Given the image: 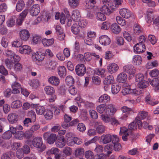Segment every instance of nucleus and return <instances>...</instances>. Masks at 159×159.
<instances>
[{
  "label": "nucleus",
  "mask_w": 159,
  "mask_h": 159,
  "mask_svg": "<svg viewBox=\"0 0 159 159\" xmlns=\"http://www.w3.org/2000/svg\"><path fill=\"white\" fill-rule=\"evenodd\" d=\"M124 38L128 42H130L132 38L130 34L127 31H125L123 33Z\"/></svg>",
  "instance_id": "obj_62"
},
{
  "label": "nucleus",
  "mask_w": 159,
  "mask_h": 159,
  "mask_svg": "<svg viewBox=\"0 0 159 159\" xmlns=\"http://www.w3.org/2000/svg\"><path fill=\"white\" fill-rule=\"evenodd\" d=\"M120 89V86L116 83H113L111 85V92L114 94L117 93Z\"/></svg>",
  "instance_id": "obj_30"
},
{
  "label": "nucleus",
  "mask_w": 159,
  "mask_h": 159,
  "mask_svg": "<svg viewBox=\"0 0 159 159\" xmlns=\"http://www.w3.org/2000/svg\"><path fill=\"white\" fill-rule=\"evenodd\" d=\"M131 89L128 86L126 87H124L122 91V93L123 95H125L129 94L131 92Z\"/></svg>",
  "instance_id": "obj_57"
},
{
  "label": "nucleus",
  "mask_w": 159,
  "mask_h": 159,
  "mask_svg": "<svg viewBox=\"0 0 159 159\" xmlns=\"http://www.w3.org/2000/svg\"><path fill=\"white\" fill-rule=\"evenodd\" d=\"M24 133L22 131L17 132L15 135V137L16 139H21L24 136Z\"/></svg>",
  "instance_id": "obj_54"
},
{
  "label": "nucleus",
  "mask_w": 159,
  "mask_h": 159,
  "mask_svg": "<svg viewBox=\"0 0 159 159\" xmlns=\"http://www.w3.org/2000/svg\"><path fill=\"white\" fill-rule=\"evenodd\" d=\"M144 76L142 74L139 73L137 74L135 76V79L137 82L139 83L141 81H143Z\"/></svg>",
  "instance_id": "obj_63"
},
{
  "label": "nucleus",
  "mask_w": 159,
  "mask_h": 159,
  "mask_svg": "<svg viewBox=\"0 0 159 159\" xmlns=\"http://www.w3.org/2000/svg\"><path fill=\"white\" fill-rule=\"evenodd\" d=\"M127 79V75L125 73L123 72L120 74L117 77V80L120 83H124L125 82Z\"/></svg>",
  "instance_id": "obj_25"
},
{
  "label": "nucleus",
  "mask_w": 159,
  "mask_h": 159,
  "mask_svg": "<svg viewBox=\"0 0 159 159\" xmlns=\"http://www.w3.org/2000/svg\"><path fill=\"white\" fill-rule=\"evenodd\" d=\"M19 52L21 54H32V50L31 48L28 45H24L19 48Z\"/></svg>",
  "instance_id": "obj_11"
},
{
  "label": "nucleus",
  "mask_w": 159,
  "mask_h": 159,
  "mask_svg": "<svg viewBox=\"0 0 159 159\" xmlns=\"http://www.w3.org/2000/svg\"><path fill=\"white\" fill-rule=\"evenodd\" d=\"M12 92L14 94H17L20 93V89L22 87L21 85L17 82H14L11 85Z\"/></svg>",
  "instance_id": "obj_15"
},
{
  "label": "nucleus",
  "mask_w": 159,
  "mask_h": 159,
  "mask_svg": "<svg viewBox=\"0 0 159 159\" xmlns=\"http://www.w3.org/2000/svg\"><path fill=\"white\" fill-rule=\"evenodd\" d=\"M48 81L49 83L55 86L58 85L60 83L59 79L55 76H52L49 77Z\"/></svg>",
  "instance_id": "obj_18"
},
{
  "label": "nucleus",
  "mask_w": 159,
  "mask_h": 159,
  "mask_svg": "<svg viewBox=\"0 0 159 159\" xmlns=\"http://www.w3.org/2000/svg\"><path fill=\"white\" fill-rule=\"evenodd\" d=\"M121 109L125 113L123 116L120 117V118L122 120L126 119L130 114H132L134 113L132 109L126 106L123 107L121 108Z\"/></svg>",
  "instance_id": "obj_6"
},
{
  "label": "nucleus",
  "mask_w": 159,
  "mask_h": 159,
  "mask_svg": "<svg viewBox=\"0 0 159 159\" xmlns=\"http://www.w3.org/2000/svg\"><path fill=\"white\" fill-rule=\"evenodd\" d=\"M42 37L41 35L34 34L33 36L32 41L34 44H37L42 40Z\"/></svg>",
  "instance_id": "obj_35"
},
{
  "label": "nucleus",
  "mask_w": 159,
  "mask_h": 159,
  "mask_svg": "<svg viewBox=\"0 0 159 159\" xmlns=\"http://www.w3.org/2000/svg\"><path fill=\"white\" fill-rule=\"evenodd\" d=\"M119 13L123 17L128 19L132 15V12L126 8H123L120 10Z\"/></svg>",
  "instance_id": "obj_10"
},
{
  "label": "nucleus",
  "mask_w": 159,
  "mask_h": 159,
  "mask_svg": "<svg viewBox=\"0 0 159 159\" xmlns=\"http://www.w3.org/2000/svg\"><path fill=\"white\" fill-rule=\"evenodd\" d=\"M106 105L103 104L98 106L96 108L98 112L102 114L106 110Z\"/></svg>",
  "instance_id": "obj_44"
},
{
  "label": "nucleus",
  "mask_w": 159,
  "mask_h": 159,
  "mask_svg": "<svg viewBox=\"0 0 159 159\" xmlns=\"http://www.w3.org/2000/svg\"><path fill=\"white\" fill-rule=\"evenodd\" d=\"M123 70L124 72L130 75L133 74L135 72L134 66L131 65H128L124 66Z\"/></svg>",
  "instance_id": "obj_13"
},
{
  "label": "nucleus",
  "mask_w": 159,
  "mask_h": 159,
  "mask_svg": "<svg viewBox=\"0 0 159 159\" xmlns=\"http://www.w3.org/2000/svg\"><path fill=\"white\" fill-rule=\"evenodd\" d=\"M148 112L145 111H141L139 112L138 116L141 119H145L148 116Z\"/></svg>",
  "instance_id": "obj_60"
},
{
  "label": "nucleus",
  "mask_w": 159,
  "mask_h": 159,
  "mask_svg": "<svg viewBox=\"0 0 159 159\" xmlns=\"http://www.w3.org/2000/svg\"><path fill=\"white\" fill-rule=\"evenodd\" d=\"M41 16H39L37 19L34 20V24H37L39 21H40L42 19H43L45 21H48L51 17V14L48 11H43L41 12Z\"/></svg>",
  "instance_id": "obj_2"
},
{
  "label": "nucleus",
  "mask_w": 159,
  "mask_h": 159,
  "mask_svg": "<svg viewBox=\"0 0 159 159\" xmlns=\"http://www.w3.org/2000/svg\"><path fill=\"white\" fill-rule=\"evenodd\" d=\"M33 57L34 58H35L36 60L39 61H42L43 59V56H42V54L40 52L35 53L34 55H33Z\"/></svg>",
  "instance_id": "obj_53"
},
{
  "label": "nucleus",
  "mask_w": 159,
  "mask_h": 159,
  "mask_svg": "<svg viewBox=\"0 0 159 159\" xmlns=\"http://www.w3.org/2000/svg\"><path fill=\"white\" fill-rule=\"evenodd\" d=\"M19 34L20 39L24 41L27 40L30 36L29 31L26 29L21 30Z\"/></svg>",
  "instance_id": "obj_7"
},
{
  "label": "nucleus",
  "mask_w": 159,
  "mask_h": 159,
  "mask_svg": "<svg viewBox=\"0 0 159 159\" xmlns=\"http://www.w3.org/2000/svg\"><path fill=\"white\" fill-rule=\"evenodd\" d=\"M56 135L50 132H46L43 134V138L49 144L53 143L56 139Z\"/></svg>",
  "instance_id": "obj_4"
},
{
  "label": "nucleus",
  "mask_w": 159,
  "mask_h": 159,
  "mask_svg": "<svg viewBox=\"0 0 159 159\" xmlns=\"http://www.w3.org/2000/svg\"><path fill=\"white\" fill-rule=\"evenodd\" d=\"M134 33L136 34H139L141 32V28L140 26L137 24L134 25L133 27Z\"/></svg>",
  "instance_id": "obj_45"
},
{
  "label": "nucleus",
  "mask_w": 159,
  "mask_h": 159,
  "mask_svg": "<svg viewBox=\"0 0 159 159\" xmlns=\"http://www.w3.org/2000/svg\"><path fill=\"white\" fill-rule=\"evenodd\" d=\"M133 61L136 65H139L142 62V58L139 55H135L133 59Z\"/></svg>",
  "instance_id": "obj_39"
},
{
  "label": "nucleus",
  "mask_w": 159,
  "mask_h": 159,
  "mask_svg": "<svg viewBox=\"0 0 159 159\" xmlns=\"http://www.w3.org/2000/svg\"><path fill=\"white\" fill-rule=\"evenodd\" d=\"M69 93L72 95H75L77 92V90L74 85H71L68 89Z\"/></svg>",
  "instance_id": "obj_52"
},
{
  "label": "nucleus",
  "mask_w": 159,
  "mask_h": 159,
  "mask_svg": "<svg viewBox=\"0 0 159 159\" xmlns=\"http://www.w3.org/2000/svg\"><path fill=\"white\" fill-rule=\"evenodd\" d=\"M36 111L38 114L42 115L44 113L45 110L43 107L39 106L36 107Z\"/></svg>",
  "instance_id": "obj_50"
},
{
  "label": "nucleus",
  "mask_w": 159,
  "mask_h": 159,
  "mask_svg": "<svg viewBox=\"0 0 159 159\" xmlns=\"http://www.w3.org/2000/svg\"><path fill=\"white\" fill-rule=\"evenodd\" d=\"M58 72L59 75L61 77L65 76L66 74V70L64 66H61L58 69Z\"/></svg>",
  "instance_id": "obj_36"
},
{
  "label": "nucleus",
  "mask_w": 159,
  "mask_h": 159,
  "mask_svg": "<svg viewBox=\"0 0 159 159\" xmlns=\"http://www.w3.org/2000/svg\"><path fill=\"white\" fill-rule=\"evenodd\" d=\"M44 90L46 94L48 95H53L55 93L54 88L51 86H46L44 88Z\"/></svg>",
  "instance_id": "obj_32"
},
{
  "label": "nucleus",
  "mask_w": 159,
  "mask_h": 159,
  "mask_svg": "<svg viewBox=\"0 0 159 159\" xmlns=\"http://www.w3.org/2000/svg\"><path fill=\"white\" fill-rule=\"evenodd\" d=\"M96 18L98 20L103 21L106 19V17L103 13L98 12L96 13Z\"/></svg>",
  "instance_id": "obj_41"
},
{
  "label": "nucleus",
  "mask_w": 159,
  "mask_h": 159,
  "mask_svg": "<svg viewBox=\"0 0 159 159\" xmlns=\"http://www.w3.org/2000/svg\"><path fill=\"white\" fill-rule=\"evenodd\" d=\"M71 30L75 34H77L80 32V29L77 23L73 24L71 27Z\"/></svg>",
  "instance_id": "obj_37"
},
{
  "label": "nucleus",
  "mask_w": 159,
  "mask_h": 159,
  "mask_svg": "<svg viewBox=\"0 0 159 159\" xmlns=\"http://www.w3.org/2000/svg\"><path fill=\"white\" fill-rule=\"evenodd\" d=\"M75 71L77 75L79 76H82L86 73V68L83 64H78L76 66Z\"/></svg>",
  "instance_id": "obj_3"
},
{
  "label": "nucleus",
  "mask_w": 159,
  "mask_h": 159,
  "mask_svg": "<svg viewBox=\"0 0 159 159\" xmlns=\"http://www.w3.org/2000/svg\"><path fill=\"white\" fill-rule=\"evenodd\" d=\"M100 10L102 13H103L107 15H110L112 12L110 9L109 8L107 5H103L100 8Z\"/></svg>",
  "instance_id": "obj_31"
},
{
  "label": "nucleus",
  "mask_w": 159,
  "mask_h": 159,
  "mask_svg": "<svg viewBox=\"0 0 159 159\" xmlns=\"http://www.w3.org/2000/svg\"><path fill=\"white\" fill-rule=\"evenodd\" d=\"M28 116L29 117L28 118L30 119V120L32 121V122H34L35 121L36 114L34 111H29L28 113Z\"/></svg>",
  "instance_id": "obj_46"
},
{
  "label": "nucleus",
  "mask_w": 159,
  "mask_h": 159,
  "mask_svg": "<svg viewBox=\"0 0 159 159\" xmlns=\"http://www.w3.org/2000/svg\"><path fill=\"white\" fill-rule=\"evenodd\" d=\"M5 54L7 57L11 58L13 57L14 59L16 58V57L17 58V60H16V61H19L20 60V57L16 55L15 53L11 50L8 49H7L5 50Z\"/></svg>",
  "instance_id": "obj_29"
},
{
  "label": "nucleus",
  "mask_w": 159,
  "mask_h": 159,
  "mask_svg": "<svg viewBox=\"0 0 159 159\" xmlns=\"http://www.w3.org/2000/svg\"><path fill=\"white\" fill-rule=\"evenodd\" d=\"M89 112V114L92 119H96L98 118V113L95 111L93 110H90Z\"/></svg>",
  "instance_id": "obj_55"
},
{
  "label": "nucleus",
  "mask_w": 159,
  "mask_h": 159,
  "mask_svg": "<svg viewBox=\"0 0 159 159\" xmlns=\"http://www.w3.org/2000/svg\"><path fill=\"white\" fill-rule=\"evenodd\" d=\"M105 70L103 69H96L94 70V73L98 75H103L105 72Z\"/></svg>",
  "instance_id": "obj_61"
},
{
  "label": "nucleus",
  "mask_w": 159,
  "mask_h": 159,
  "mask_svg": "<svg viewBox=\"0 0 159 159\" xmlns=\"http://www.w3.org/2000/svg\"><path fill=\"white\" fill-rule=\"evenodd\" d=\"M99 43L102 45L106 46L109 45L111 43L110 38L107 36L103 35L100 37L99 39Z\"/></svg>",
  "instance_id": "obj_9"
},
{
  "label": "nucleus",
  "mask_w": 159,
  "mask_h": 159,
  "mask_svg": "<svg viewBox=\"0 0 159 159\" xmlns=\"http://www.w3.org/2000/svg\"><path fill=\"white\" fill-rule=\"evenodd\" d=\"M4 95L5 97L7 98H8L10 96L11 93H13L12 92V90L9 88L7 89L4 92Z\"/></svg>",
  "instance_id": "obj_59"
},
{
  "label": "nucleus",
  "mask_w": 159,
  "mask_h": 159,
  "mask_svg": "<svg viewBox=\"0 0 159 159\" xmlns=\"http://www.w3.org/2000/svg\"><path fill=\"white\" fill-rule=\"evenodd\" d=\"M18 119V116L15 114H11L8 115V120L11 124L16 123Z\"/></svg>",
  "instance_id": "obj_19"
},
{
  "label": "nucleus",
  "mask_w": 159,
  "mask_h": 159,
  "mask_svg": "<svg viewBox=\"0 0 159 159\" xmlns=\"http://www.w3.org/2000/svg\"><path fill=\"white\" fill-rule=\"evenodd\" d=\"M63 152L66 156H69L71 154L72 150L69 147H65L63 149Z\"/></svg>",
  "instance_id": "obj_64"
},
{
  "label": "nucleus",
  "mask_w": 159,
  "mask_h": 159,
  "mask_svg": "<svg viewBox=\"0 0 159 159\" xmlns=\"http://www.w3.org/2000/svg\"><path fill=\"white\" fill-rule=\"evenodd\" d=\"M40 11L39 5L38 4L34 5L30 10V14L32 16H35L38 15Z\"/></svg>",
  "instance_id": "obj_12"
},
{
  "label": "nucleus",
  "mask_w": 159,
  "mask_h": 159,
  "mask_svg": "<svg viewBox=\"0 0 159 159\" xmlns=\"http://www.w3.org/2000/svg\"><path fill=\"white\" fill-rule=\"evenodd\" d=\"M106 113L107 115H113L116 111L115 105L112 103L106 105Z\"/></svg>",
  "instance_id": "obj_5"
},
{
  "label": "nucleus",
  "mask_w": 159,
  "mask_h": 159,
  "mask_svg": "<svg viewBox=\"0 0 159 159\" xmlns=\"http://www.w3.org/2000/svg\"><path fill=\"white\" fill-rule=\"evenodd\" d=\"M80 0H68V4L70 7L73 9L77 7L80 4Z\"/></svg>",
  "instance_id": "obj_23"
},
{
  "label": "nucleus",
  "mask_w": 159,
  "mask_h": 159,
  "mask_svg": "<svg viewBox=\"0 0 159 159\" xmlns=\"http://www.w3.org/2000/svg\"><path fill=\"white\" fill-rule=\"evenodd\" d=\"M95 126L96 128L97 132L98 134H102L105 131V127L101 122H95Z\"/></svg>",
  "instance_id": "obj_14"
},
{
  "label": "nucleus",
  "mask_w": 159,
  "mask_h": 159,
  "mask_svg": "<svg viewBox=\"0 0 159 159\" xmlns=\"http://www.w3.org/2000/svg\"><path fill=\"white\" fill-rule=\"evenodd\" d=\"M29 84L31 86L33 87H35L39 85V82L38 80H30L29 81Z\"/></svg>",
  "instance_id": "obj_56"
},
{
  "label": "nucleus",
  "mask_w": 159,
  "mask_h": 159,
  "mask_svg": "<svg viewBox=\"0 0 159 159\" xmlns=\"http://www.w3.org/2000/svg\"><path fill=\"white\" fill-rule=\"evenodd\" d=\"M59 152V150L57 148H52L50 150H48L47 152V153L48 154H57Z\"/></svg>",
  "instance_id": "obj_58"
},
{
  "label": "nucleus",
  "mask_w": 159,
  "mask_h": 159,
  "mask_svg": "<svg viewBox=\"0 0 159 159\" xmlns=\"http://www.w3.org/2000/svg\"><path fill=\"white\" fill-rule=\"evenodd\" d=\"M74 79L72 76L69 75L66 77V82L67 85H72L74 83Z\"/></svg>",
  "instance_id": "obj_49"
},
{
  "label": "nucleus",
  "mask_w": 159,
  "mask_h": 159,
  "mask_svg": "<svg viewBox=\"0 0 159 159\" xmlns=\"http://www.w3.org/2000/svg\"><path fill=\"white\" fill-rule=\"evenodd\" d=\"M33 146L36 148H39L40 152L44 151L46 148V146L43 144L42 139L40 137H35L32 141Z\"/></svg>",
  "instance_id": "obj_1"
},
{
  "label": "nucleus",
  "mask_w": 159,
  "mask_h": 159,
  "mask_svg": "<svg viewBox=\"0 0 159 159\" xmlns=\"http://www.w3.org/2000/svg\"><path fill=\"white\" fill-rule=\"evenodd\" d=\"M47 64L49 68L53 70L56 68L57 63L54 61L49 60Z\"/></svg>",
  "instance_id": "obj_40"
},
{
  "label": "nucleus",
  "mask_w": 159,
  "mask_h": 159,
  "mask_svg": "<svg viewBox=\"0 0 159 159\" xmlns=\"http://www.w3.org/2000/svg\"><path fill=\"white\" fill-rule=\"evenodd\" d=\"M80 17V12L78 10H75L73 11L71 18L74 20H79Z\"/></svg>",
  "instance_id": "obj_33"
},
{
  "label": "nucleus",
  "mask_w": 159,
  "mask_h": 159,
  "mask_svg": "<svg viewBox=\"0 0 159 159\" xmlns=\"http://www.w3.org/2000/svg\"><path fill=\"white\" fill-rule=\"evenodd\" d=\"M116 20L118 24L122 26H124L126 24L125 20L120 16H117L116 17Z\"/></svg>",
  "instance_id": "obj_47"
},
{
  "label": "nucleus",
  "mask_w": 159,
  "mask_h": 159,
  "mask_svg": "<svg viewBox=\"0 0 159 159\" xmlns=\"http://www.w3.org/2000/svg\"><path fill=\"white\" fill-rule=\"evenodd\" d=\"M25 6V2L23 0H19L17 2L16 9L18 12H20L24 8Z\"/></svg>",
  "instance_id": "obj_26"
},
{
  "label": "nucleus",
  "mask_w": 159,
  "mask_h": 159,
  "mask_svg": "<svg viewBox=\"0 0 159 159\" xmlns=\"http://www.w3.org/2000/svg\"><path fill=\"white\" fill-rule=\"evenodd\" d=\"M55 144L56 146L57 147L61 148L63 147L66 144L64 138L63 137H61L58 139L56 142Z\"/></svg>",
  "instance_id": "obj_24"
},
{
  "label": "nucleus",
  "mask_w": 159,
  "mask_h": 159,
  "mask_svg": "<svg viewBox=\"0 0 159 159\" xmlns=\"http://www.w3.org/2000/svg\"><path fill=\"white\" fill-rule=\"evenodd\" d=\"M134 50L138 53H140L145 51V46L144 44L138 43L134 47Z\"/></svg>",
  "instance_id": "obj_8"
},
{
  "label": "nucleus",
  "mask_w": 159,
  "mask_h": 159,
  "mask_svg": "<svg viewBox=\"0 0 159 159\" xmlns=\"http://www.w3.org/2000/svg\"><path fill=\"white\" fill-rule=\"evenodd\" d=\"M114 82L113 77L112 75H110L107 77L104 80V84H112Z\"/></svg>",
  "instance_id": "obj_42"
},
{
  "label": "nucleus",
  "mask_w": 159,
  "mask_h": 159,
  "mask_svg": "<svg viewBox=\"0 0 159 159\" xmlns=\"http://www.w3.org/2000/svg\"><path fill=\"white\" fill-rule=\"evenodd\" d=\"M108 71L111 74L116 72L118 69L119 67L115 63L110 64L107 66Z\"/></svg>",
  "instance_id": "obj_16"
},
{
  "label": "nucleus",
  "mask_w": 159,
  "mask_h": 159,
  "mask_svg": "<svg viewBox=\"0 0 159 159\" xmlns=\"http://www.w3.org/2000/svg\"><path fill=\"white\" fill-rule=\"evenodd\" d=\"M3 138L5 139H9L12 136V133L10 131L8 130L2 134Z\"/></svg>",
  "instance_id": "obj_48"
},
{
  "label": "nucleus",
  "mask_w": 159,
  "mask_h": 159,
  "mask_svg": "<svg viewBox=\"0 0 159 159\" xmlns=\"http://www.w3.org/2000/svg\"><path fill=\"white\" fill-rule=\"evenodd\" d=\"M101 140L103 144H106L111 141V136L110 134L102 135L101 137Z\"/></svg>",
  "instance_id": "obj_17"
},
{
  "label": "nucleus",
  "mask_w": 159,
  "mask_h": 159,
  "mask_svg": "<svg viewBox=\"0 0 159 159\" xmlns=\"http://www.w3.org/2000/svg\"><path fill=\"white\" fill-rule=\"evenodd\" d=\"M150 84L154 87L155 90H159V78L153 79L150 81Z\"/></svg>",
  "instance_id": "obj_20"
},
{
  "label": "nucleus",
  "mask_w": 159,
  "mask_h": 159,
  "mask_svg": "<svg viewBox=\"0 0 159 159\" xmlns=\"http://www.w3.org/2000/svg\"><path fill=\"white\" fill-rule=\"evenodd\" d=\"M110 100V97L107 94H104L101 95L98 99V102L100 103L107 102Z\"/></svg>",
  "instance_id": "obj_27"
},
{
  "label": "nucleus",
  "mask_w": 159,
  "mask_h": 159,
  "mask_svg": "<svg viewBox=\"0 0 159 159\" xmlns=\"http://www.w3.org/2000/svg\"><path fill=\"white\" fill-rule=\"evenodd\" d=\"M111 30L113 33L116 34H119L121 30L120 26L116 23L113 24L111 25Z\"/></svg>",
  "instance_id": "obj_28"
},
{
  "label": "nucleus",
  "mask_w": 159,
  "mask_h": 159,
  "mask_svg": "<svg viewBox=\"0 0 159 159\" xmlns=\"http://www.w3.org/2000/svg\"><path fill=\"white\" fill-rule=\"evenodd\" d=\"M22 105V102L19 100H16L13 101L11 105L13 108H16L21 107Z\"/></svg>",
  "instance_id": "obj_38"
},
{
  "label": "nucleus",
  "mask_w": 159,
  "mask_h": 159,
  "mask_svg": "<svg viewBox=\"0 0 159 159\" xmlns=\"http://www.w3.org/2000/svg\"><path fill=\"white\" fill-rule=\"evenodd\" d=\"M149 83L148 81H142L139 82L138 84V87L140 89L146 88L149 85Z\"/></svg>",
  "instance_id": "obj_43"
},
{
  "label": "nucleus",
  "mask_w": 159,
  "mask_h": 159,
  "mask_svg": "<svg viewBox=\"0 0 159 159\" xmlns=\"http://www.w3.org/2000/svg\"><path fill=\"white\" fill-rule=\"evenodd\" d=\"M85 157L88 159H93L94 158V154L91 151H88L85 153Z\"/></svg>",
  "instance_id": "obj_51"
},
{
  "label": "nucleus",
  "mask_w": 159,
  "mask_h": 159,
  "mask_svg": "<svg viewBox=\"0 0 159 159\" xmlns=\"http://www.w3.org/2000/svg\"><path fill=\"white\" fill-rule=\"evenodd\" d=\"M54 41V40L53 38L49 39L44 38L42 40V43L45 47H49L51 46L53 44Z\"/></svg>",
  "instance_id": "obj_21"
},
{
  "label": "nucleus",
  "mask_w": 159,
  "mask_h": 159,
  "mask_svg": "<svg viewBox=\"0 0 159 159\" xmlns=\"http://www.w3.org/2000/svg\"><path fill=\"white\" fill-rule=\"evenodd\" d=\"M44 114L45 118L47 120H50L52 118L53 113L52 112L51 110H45L44 113Z\"/></svg>",
  "instance_id": "obj_34"
},
{
  "label": "nucleus",
  "mask_w": 159,
  "mask_h": 159,
  "mask_svg": "<svg viewBox=\"0 0 159 159\" xmlns=\"http://www.w3.org/2000/svg\"><path fill=\"white\" fill-rule=\"evenodd\" d=\"M148 23H150L153 21V24L156 25H159V17H153L152 16H148L147 18Z\"/></svg>",
  "instance_id": "obj_22"
}]
</instances>
